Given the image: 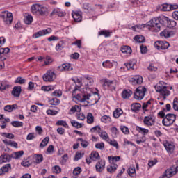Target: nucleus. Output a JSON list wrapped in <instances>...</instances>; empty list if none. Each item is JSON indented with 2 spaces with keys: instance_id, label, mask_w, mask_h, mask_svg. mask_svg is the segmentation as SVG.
<instances>
[{
  "instance_id": "20e7f679",
  "label": "nucleus",
  "mask_w": 178,
  "mask_h": 178,
  "mask_svg": "<svg viewBox=\"0 0 178 178\" xmlns=\"http://www.w3.org/2000/svg\"><path fill=\"white\" fill-rule=\"evenodd\" d=\"M83 92L84 94H82V102H86V101H88L91 97H94L95 98V101L93 105H95V104H97L98 101L100 99L99 94L97 92L92 93V95L87 90L83 91Z\"/></svg>"
},
{
  "instance_id": "58836bf2",
  "label": "nucleus",
  "mask_w": 178,
  "mask_h": 178,
  "mask_svg": "<svg viewBox=\"0 0 178 178\" xmlns=\"http://www.w3.org/2000/svg\"><path fill=\"white\" fill-rule=\"evenodd\" d=\"M121 51L122 54H131V48L129 46H123L121 47Z\"/></svg>"
},
{
  "instance_id": "aec40b11",
  "label": "nucleus",
  "mask_w": 178,
  "mask_h": 178,
  "mask_svg": "<svg viewBox=\"0 0 178 178\" xmlns=\"http://www.w3.org/2000/svg\"><path fill=\"white\" fill-rule=\"evenodd\" d=\"M12 159V155H9L8 154H4L0 156V165L2 163H6V162H10Z\"/></svg>"
},
{
  "instance_id": "cd10ccee",
  "label": "nucleus",
  "mask_w": 178,
  "mask_h": 178,
  "mask_svg": "<svg viewBox=\"0 0 178 178\" xmlns=\"http://www.w3.org/2000/svg\"><path fill=\"white\" fill-rule=\"evenodd\" d=\"M101 156H99V153L97 152L96 151H93L90 154V159L92 161H99Z\"/></svg>"
},
{
  "instance_id": "ea45409f",
  "label": "nucleus",
  "mask_w": 178,
  "mask_h": 178,
  "mask_svg": "<svg viewBox=\"0 0 178 178\" xmlns=\"http://www.w3.org/2000/svg\"><path fill=\"white\" fill-rule=\"evenodd\" d=\"M122 114H123V110H122L121 108H117L113 112V116L114 118H115V119H118V118H120V116Z\"/></svg>"
},
{
  "instance_id": "bf43d9fd",
  "label": "nucleus",
  "mask_w": 178,
  "mask_h": 178,
  "mask_svg": "<svg viewBox=\"0 0 178 178\" xmlns=\"http://www.w3.org/2000/svg\"><path fill=\"white\" fill-rule=\"evenodd\" d=\"M53 172L56 173L57 175L62 172V168L59 165H55L52 168Z\"/></svg>"
},
{
  "instance_id": "6e6d98bb",
  "label": "nucleus",
  "mask_w": 178,
  "mask_h": 178,
  "mask_svg": "<svg viewBox=\"0 0 178 178\" xmlns=\"http://www.w3.org/2000/svg\"><path fill=\"white\" fill-rule=\"evenodd\" d=\"M55 89V87L52 86H42L41 90L42 91H53Z\"/></svg>"
},
{
  "instance_id": "c85d7f7f",
  "label": "nucleus",
  "mask_w": 178,
  "mask_h": 178,
  "mask_svg": "<svg viewBox=\"0 0 178 178\" xmlns=\"http://www.w3.org/2000/svg\"><path fill=\"white\" fill-rule=\"evenodd\" d=\"M134 41L138 42L139 44H143L145 42V38L141 35H136L134 38Z\"/></svg>"
},
{
  "instance_id": "ddd939ff",
  "label": "nucleus",
  "mask_w": 178,
  "mask_h": 178,
  "mask_svg": "<svg viewBox=\"0 0 178 178\" xmlns=\"http://www.w3.org/2000/svg\"><path fill=\"white\" fill-rule=\"evenodd\" d=\"M51 33H52V29H51V28H48L47 29H43L42 31H39L38 32L35 33L33 37V38H38L39 37L47 35V34H51Z\"/></svg>"
},
{
  "instance_id": "4d7b16f0",
  "label": "nucleus",
  "mask_w": 178,
  "mask_h": 178,
  "mask_svg": "<svg viewBox=\"0 0 178 178\" xmlns=\"http://www.w3.org/2000/svg\"><path fill=\"white\" fill-rule=\"evenodd\" d=\"M111 133L113 134V137H114V138L118 137V136L119 135V131L118 130V128H116L115 127H112L111 129Z\"/></svg>"
},
{
  "instance_id": "473e14b6",
  "label": "nucleus",
  "mask_w": 178,
  "mask_h": 178,
  "mask_svg": "<svg viewBox=\"0 0 178 178\" xmlns=\"http://www.w3.org/2000/svg\"><path fill=\"white\" fill-rule=\"evenodd\" d=\"M136 130L137 131H138V133L143 135L148 134V133H149V130L145 128L140 127L139 126L136 127Z\"/></svg>"
},
{
  "instance_id": "9b49d317",
  "label": "nucleus",
  "mask_w": 178,
  "mask_h": 178,
  "mask_svg": "<svg viewBox=\"0 0 178 178\" xmlns=\"http://www.w3.org/2000/svg\"><path fill=\"white\" fill-rule=\"evenodd\" d=\"M154 48L158 49L159 51L162 49H168L169 48V42H162V41H156L154 44Z\"/></svg>"
},
{
  "instance_id": "864d4df0",
  "label": "nucleus",
  "mask_w": 178,
  "mask_h": 178,
  "mask_svg": "<svg viewBox=\"0 0 178 178\" xmlns=\"http://www.w3.org/2000/svg\"><path fill=\"white\" fill-rule=\"evenodd\" d=\"M100 137L101 138H102V140H104V141H106V143L109 140V135H108V133L105 131H103L101 133Z\"/></svg>"
},
{
  "instance_id": "680f3d73",
  "label": "nucleus",
  "mask_w": 178,
  "mask_h": 178,
  "mask_svg": "<svg viewBox=\"0 0 178 178\" xmlns=\"http://www.w3.org/2000/svg\"><path fill=\"white\" fill-rule=\"evenodd\" d=\"M95 148H97V149H104V148H105V143L102 142L97 143L95 145Z\"/></svg>"
},
{
  "instance_id": "c756f323",
  "label": "nucleus",
  "mask_w": 178,
  "mask_h": 178,
  "mask_svg": "<svg viewBox=\"0 0 178 178\" xmlns=\"http://www.w3.org/2000/svg\"><path fill=\"white\" fill-rule=\"evenodd\" d=\"M14 109H17V104L6 105L4 107L6 112H13Z\"/></svg>"
},
{
  "instance_id": "37998d69",
  "label": "nucleus",
  "mask_w": 178,
  "mask_h": 178,
  "mask_svg": "<svg viewBox=\"0 0 178 178\" xmlns=\"http://www.w3.org/2000/svg\"><path fill=\"white\" fill-rule=\"evenodd\" d=\"M107 143L108 144H110V145H111L112 147H115V148H116V149H119V144H118V141L113 140H108Z\"/></svg>"
},
{
  "instance_id": "c9c22d12",
  "label": "nucleus",
  "mask_w": 178,
  "mask_h": 178,
  "mask_svg": "<svg viewBox=\"0 0 178 178\" xmlns=\"http://www.w3.org/2000/svg\"><path fill=\"white\" fill-rule=\"evenodd\" d=\"M116 169H118V165H108L107 167V172H108L109 173H115V172H116Z\"/></svg>"
},
{
  "instance_id": "3c124183",
  "label": "nucleus",
  "mask_w": 178,
  "mask_h": 178,
  "mask_svg": "<svg viewBox=\"0 0 178 178\" xmlns=\"http://www.w3.org/2000/svg\"><path fill=\"white\" fill-rule=\"evenodd\" d=\"M111 118L108 115H103L101 118V122L103 123H110Z\"/></svg>"
},
{
  "instance_id": "09e8293b",
  "label": "nucleus",
  "mask_w": 178,
  "mask_h": 178,
  "mask_svg": "<svg viewBox=\"0 0 178 178\" xmlns=\"http://www.w3.org/2000/svg\"><path fill=\"white\" fill-rule=\"evenodd\" d=\"M71 124L73 126V127H76V129H81L83 127V124L77 122L76 120H71Z\"/></svg>"
},
{
  "instance_id": "7c9ffc66",
  "label": "nucleus",
  "mask_w": 178,
  "mask_h": 178,
  "mask_svg": "<svg viewBox=\"0 0 178 178\" xmlns=\"http://www.w3.org/2000/svg\"><path fill=\"white\" fill-rule=\"evenodd\" d=\"M131 109L134 112H138L141 109V104L140 103H134L131 106Z\"/></svg>"
},
{
  "instance_id": "423d86ee",
  "label": "nucleus",
  "mask_w": 178,
  "mask_h": 178,
  "mask_svg": "<svg viewBox=\"0 0 178 178\" xmlns=\"http://www.w3.org/2000/svg\"><path fill=\"white\" fill-rule=\"evenodd\" d=\"M0 17L5 24H12V22H13V15L8 11L2 12L0 14Z\"/></svg>"
},
{
  "instance_id": "4c0bfd02",
  "label": "nucleus",
  "mask_w": 178,
  "mask_h": 178,
  "mask_svg": "<svg viewBox=\"0 0 178 178\" xmlns=\"http://www.w3.org/2000/svg\"><path fill=\"white\" fill-rule=\"evenodd\" d=\"M65 48V42L60 41L56 45V51H62Z\"/></svg>"
},
{
  "instance_id": "f8f14e48",
  "label": "nucleus",
  "mask_w": 178,
  "mask_h": 178,
  "mask_svg": "<svg viewBox=\"0 0 178 178\" xmlns=\"http://www.w3.org/2000/svg\"><path fill=\"white\" fill-rule=\"evenodd\" d=\"M80 86H76L74 90L72 92V97L73 99L79 101V102H83V94L76 93V91H79Z\"/></svg>"
},
{
  "instance_id": "69168bd1",
  "label": "nucleus",
  "mask_w": 178,
  "mask_h": 178,
  "mask_svg": "<svg viewBox=\"0 0 178 178\" xmlns=\"http://www.w3.org/2000/svg\"><path fill=\"white\" fill-rule=\"evenodd\" d=\"M15 83H18V84H24L26 83V79L22 77L19 76L16 80Z\"/></svg>"
},
{
  "instance_id": "72a5a7b5",
  "label": "nucleus",
  "mask_w": 178,
  "mask_h": 178,
  "mask_svg": "<svg viewBox=\"0 0 178 178\" xmlns=\"http://www.w3.org/2000/svg\"><path fill=\"white\" fill-rule=\"evenodd\" d=\"M24 22L26 24H31L33 23V16L31 15H26Z\"/></svg>"
},
{
  "instance_id": "a18cd8bd",
  "label": "nucleus",
  "mask_w": 178,
  "mask_h": 178,
  "mask_svg": "<svg viewBox=\"0 0 178 178\" xmlns=\"http://www.w3.org/2000/svg\"><path fill=\"white\" fill-rule=\"evenodd\" d=\"M87 123H88V124L94 123V115H92V113H89L87 115Z\"/></svg>"
},
{
  "instance_id": "4468645a",
  "label": "nucleus",
  "mask_w": 178,
  "mask_h": 178,
  "mask_svg": "<svg viewBox=\"0 0 178 178\" xmlns=\"http://www.w3.org/2000/svg\"><path fill=\"white\" fill-rule=\"evenodd\" d=\"M131 84L133 86H137V84L143 83V76L140 75H136L129 79Z\"/></svg>"
},
{
  "instance_id": "0eeeda50",
  "label": "nucleus",
  "mask_w": 178,
  "mask_h": 178,
  "mask_svg": "<svg viewBox=\"0 0 178 178\" xmlns=\"http://www.w3.org/2000/svg\"><path fill=\"white\" fill-rule=\"evenodd\" d=\"M176 120V115L169 113L165 115V118L162 120V123L163 126H172V123H175V121Z\"/></svg>"
},
{
  "instance_id": "f03ea898",
  "label": "nucleus",
  "mask_w": 178,
  "mask_h": 178,
  "mask_svg": "<svg viewBox=\"0 0 178 178\" xmlns=\"http://www.w3.org/2000/svg\"><path fill=\"white\" fill-rule=\"evenodd\" d=\"M148 29L153 33L161 31V19L154 17L147 22Z\"/></svg>"
},
{
  "instance_id": "bb28decb",
  "label": "nucleus",
  "mask_w": 178,
  "mask_h": 178,
  "mask_svg": "<svg viewBox=\"0 0 178 178\" xmlns=\"http://www.w3.org/2000/svg\"><path fill=\"white\" fill-rule=\"evenodd\" d=\"M81 106L79 105H74L70 109L69 114L73 115L74 113H76V112H81Z\"/></svg>"
},
{
  "instance_id": "a211bd4d",
  "label": "nucleus",
  "mask_w": 178,
  "mask_h": 178,
  "mask_svg": "<svg viewBox=\"0 0 178 178\" xmlns=\"http://www.w3.org/2000/svg\"><path fill=\"white\" fill-rule=\"evenodd\" d=\"M81 15H83V13L81 11H74L72 13V16L74 20V22H76L79 23V22H81L83 17H81Z\"/></svg>"
},
{
  "instance_id": "9d476101",
  "label": "nucleus",
  "mask_w": 178,
  "mask_h": 178,
  "mask_svg": "<svg viewBox=\"0 0 178 178\" xmlns=\"http://www.w3.org/2000/svg\"><path fill=\"white\" fill-rule=\"evenodd\" d=\"M55 79H56V74L52 70L47 71V73L43 75V80L46 82H52Z\"/></svg>"
},
{
  "instance_id": "338daca9",
  "label": "nucleus",
  "mask_w": 178,
  "mask_h": 178,
  "mask_svg": "<svg viewBox=\"0 0 178 178\" xmlns=\"http://www.w3.org/2000/svg\"><path fill=\"white\" fill-rule=\"evenodd\" d=\"M140 52L141 54H147L148 52V49L147 48V46H144V44L140 45Z\"/></svg>"
},
{
  "instance_id": "a878e982",
  "label": "nucleus",
  "mask_w": 178,
  "mask_h": 178,
  "mask_svg": "<svg viewBox=\"0 0 178 178\" xmlns=\"http://www.w3.org/2000/svg\"><path fill=\"white\" fill-rule=\"evenodd\" d=\"M131 94H133V92L131 90H124L122 92V97L123 99H127L131 97Z\"/></svg>"
},
{
  "instance_id": "b1692460",
  "label": "nucleus",
  "mask_w": 178,
  "mask_h": 178,
  "mask_svg": "<svg viewBox=\"0 0 178 178\" xmlns=\"http://www.w3.org/2000/svg\"><path fill=\"white\" fill-rule=\"evenodd\" d=\"M164 147H165L167 152H168V154H172L175 151V145L173 143L166 142L164 144Z\"/></svg>"
},
{
  "instance_id": "de8ad7c7",
  "label": "nucleus",
  "mask_w": 178,
  "mask_h": 178,
  "mask_svg": "<svg viewBox=\"0 0 178 178\" xmlns=\"http://www.w3.org/2000/svg\"><path fill=\"white\" fill-rule=\"evenodd\" d=\"M108 158V161H112L113 163H115V162H119V161H120V156H110Z\"/></svg>"
},
{
  "instance_id": "f257e3e1",
  "label": "nucleus",
  "mask_w": 178,
  "mask_h": 178,
  "mask_svg": "<svg viewBox=\"0 0 178 178\" xmlns=\"http://www.w3.org/2000/svg\"><path fill=\"white\" fill-rule=\"evenodd\" d=\"M31 13L35 16H45L48 15V8L42 5L36 3L32 5Z\"/></svg>"
},
{
  "instance_id": "052dcab7",
  "label": "nucleus",
  "mask_w": 178,
  "mask_h": 178,
  "mask_svg": "<svg viewBox=\"0 0 178 178\" xmlns=\"http://www.w3.org/2000/svg\"><path fill=\"white\" fill-rule=\"evenodd\" d=\"M177 104H178V99H177V97H175L173 100V104H172L174 111H178V105H177Z\"/></svg>"
},
{
  "instance_id": "4be33fe9",
  "label": "nucleus",
  "mask_w": 178,
  "mask_h": 178,
  "mask_svg": "<svg viewBox=\"0 0 178 178\" xmlns=\"http://www.w3.org/2000/svg\"><path fill=\"white\" fill-rule=\"evenodd\" d=\"M21 92H22L21 86H14L11 92V94L12 95H13V97H15L16 98H19V97H20Z\"/></svg>"
},
{
  "instance_id": "5701e85b",
  "label": "nucleus",
  "mask_w": 178,
  "mask_h": 178,
  "mask_svg": "<svg viewBox=\"0 0 178 178\" xmlns=\"http://www.w3.org/2000/svg\"><path fill=\"white\" fill-rule=\"evenodd\" d=\"M9 170H12V165L5 164L0 169V176H2V175H5V173H8V172H9Z\"/></svg>"
},
{
  "instance_id": "6ab92c4d",
  "label": "nucleus",
  "mask_w": 178,
  "mask_h": 178,
  "mask_svg": "<svg viewBox=\"0 0 178 178\" xmlns=\"http://www.w3.org/2000/svg\"><path fill=\"white\" fill-rule=\"evenodd\" d=\"M96 172L101 173L105 169V161L100 160L96 163L95 165Z\"/></svg>"
},
{
  "instance_id": "0e129e2a",
  "label": "nucleus",
  "mask_w": 178,
  "mask_h": 178,
  "mask_svg": "<svg viewBox=\"0 0 178 178\" xmlns=\"http://www.w3.org/2000/svg\"><path fill=\"white\" fill-rule=\"evenodd\" d=\"M80 173H81V168L76 167L74 169L73 175L77 176V175H80Z\"/></svg>"
},
{
  "instance_id": "49530a36",
  "label": "nucleus",
  "mask_w": 178,
  "mask_h": 178,
  "mask_svg": "<svg viewBox=\"0 0 178 178\" xmlns=\"http://www.w3.org/2000/svg\"><path fill=\"white\" fill-rule=\"evenodd\" d=\"M35 161L36 163H41L44 161L42 154H35Z\"/></svg>"
},
{
  "instance_id": "e2e57ef3",
  "label": "nucleus",
  "mask_w": 178,
  "mask_h": 178,
  "mask_svg": "<svg viewBox=\"0 0 178 178\" xmlns=\"http://www.w3.org/2000/svg\"><path fill=\"white\" fill-rule=\"evenodd\" d=\"M47 115H50L51 116H55V115H58V111L55 110L49 109L46 112Z\"/></svg>"
},
{
  "instance_id": "39448f33",
  "label": "nucleus",
  "mask_w": 178,
  "mask_h": 178,
  "mask_svg": "<svg viewBox=\"0 0 178 178\" xmlns=\"http://www.w3.org/2000/svg\"><path fill=\"white\" fill-rule=\"evenodd\" d=\"M145 92H147V88L144 86H139L136 89L134 98L138 101H141V99H143L145 96Z\"/></svg>"
},
{
  "instance_id": "393cba45",
  "label": "nucleus",
  "mask_w": 178,
  "mask_h": 178,
  "mask_svg": "<svg viewBox=\"0 0 178 178\" xmlns=\"http://www.w3.org/2000/svg\"><path fill=\"white\" fill-rule=\"evenodd\" d=\"M56 15L59 17H63L65 16V13L63 11H61L58 8H55L51 13L50 14V16H55Z\"/></svg>"
},
{
  "instance_id": "c03bdc74",
  "label": "nucleus",
  "mask_w": 178,
  "mask_h": 178,
  "mask_svg": "<svg viewBox=\"0 0 178 178\" xmlns=\"http://www.w3.org/2000/svg\"><path fill=\"white\" fill-rule=\"evenodd\" d=\"M1 137H5L6 138H9L10 140H13L15 138V135L13 134L9 133H1Z\"/></svg>"
},
{
  "instance_id": "f3484780",
  "label": "nucleus",
  "mask_w": 178,
  "mask_h": 178,
  "mask_svg": "<svg viewBox=\"0 0 178 178\" xmlns=\"http://www.w3.org/2000/svg\"><path fill=\"white\" fill-rule=\"evenodd\" d=\"M175 34L176 31H169L168 29H165L163 31L160 33L161 37H165V38H170V37H173Z\"/></svg>"
},
{
  "instance_id": "7ed1b4c3",
  "label": "nucleus",
  "mask_w": 178,
  "mask_h": 178,
  "mask_svg": "<svg viewBox=\"0 0 178 178\" xmlns=\"http://www.w3.org/2000/svg\"><path fill=\"white\" fill-rule=\"evenodd\" d=\"M163 82H160L157 83L154 88L156 92H159L161 95H162L163 99H166V97H169L170 95V91L168 90V87L163 83Z\"/></svg>"
},
{
  "instance_id": "6e6552de",
  "label": "nucleus",
  "mask_w": 178,
  "mask_h": 178,
  "mask_svg": "<svg viewBox=\"0 0 178 178\" xmlns=\"http://www.w3.org/2000/svg\"><path fill=\"white\" fill-rule=\"evenodd\" d=\"M102 83H103L102 86L105 89L108 88V90H111V91H113V90H115L116 88V82L114 81L104 79L102 80Z\"/></svg>"
},
{
  "instance_id": "f704fd0d",
  "label": "nucleus",
  "mask_w": 178,
  "mask_h": 178,
  "mask_svg": "<svg viewBox=\"0 0 178 178\" xmlns=\"http://www.w3.org/2000/svg\"><path fill=\"white\" fill-rule=\"evenodd\" d=\"M49 143V137H46L42 140L41 143L40 144V148H44V147H47V145H48Z\"/></svg>"
},
{
  "instance_id": "8fccbe9b",
  "label": "nucleus",
  "mask_w": 178,
  "mask_h": 178,
  "mask_svg": "<svg viewBox=\"0 0 178 178\" xmlns=\"http://www.w3.org/2000/svg\"><path fill=\"white\" fill-rule=\"evenodd\" d=\"M56 126H63V127H65L66 129L69 127V125H67L66 121L64 120H58L56 122Z\"/></svg>"
},
{
  "instance_id": "1a4fd4ad",
  "label": "nucleus",
  "mask_w": 178,
  "mask_h": 178,
  "mask_svg": "<svg viewBox=\"0 0 178 178\" xmlns=\"http://www.w3.org/2000/svg\"><path fill=\"white\" fill-rule=\"evenodd\" d=\"M94 80L90 77L84 78L82 80V85L85 87L83 88V91H88L89 92H91V90H90V88L88 87L92 86Z\"/></svg>"
},
{
  "instance_id": "e433bc0d",
  "label": "nucleus",
  "mask_w": 178,
  "mask_h": 178,
  "mask_svg": "<svg viewBox=\"0 0 178 178\" xmlns=\"http://www.w3.org/2000/svg\"><path fill=\"white\" fill-rule=\"evenodd\" d=\"M127 173L131 177H134L136 176V168L129 167L127 170Z\"/></svg>"
},
{
  "instance_id": "a19ab883",
  "label": "nucleus",
  "mask_w": 178,
  "mask_h": 178,
  "mask_svg": "<svg viewBox=\"0 0 178 178\" xmlns=\"http://www.w3.org/2000/svg\"><path fill=\"white\" fill-rule=\"evenodd\" d=\"M161 10H163V12H168L169 10H172V4H163Z\"/></svg>"
},
{
  "instance_id": "2eb2a0df",
  "label": "nucleus",
  "mask_w": 178,
  "mask_h": 178,
  "mask_svg": "<svg viewBox=\"0 0 178 178\" xmlns=\"http://www.w3.org/2000/svg\"><path fill=\"white\" fill-rule=\"evenodd\" d=\"M161 20L164 22L165 24H166L169 27V29L176 27V24H177V22H176V21L172 20L168 17H163Z\"/></svg>"
},
{
  "instance_id": "412c9836",
  "label": "nucleus",
  "mask_w": 178,
  "mask_h": 178,
  "mask_svg": "<svg viewBox=\"0 0 178 178\" xmlns=\"http://www.w3.org/2000/svg\"><path fill=\"white\" fill-rule=\"evenodd\" d=\"M10 49L9 47L1 48L0 49V60L2 62L3 60H6V57L3 56V55H6V54H9Z\"/></svg>"
},
{
  "instance_id": "774afa93",
  "label": "nucleus",
  "mask_w": 178,
  "mask_h": 178,
  "mask_svg": "<svg viewBox=\"0 0 178 178\" xmlns=\"http://www.w3.org/2000/svg\"><path fill=\"white\" fill-rule=\"evenodd\" d=\"M52 94L54 97H62V90H56L54 92H53Z\"/></svg>"
},
{
  "instance_id": "603ef678",
  "label": "nucleus",
  "mask_w": 178,
  "mask_h": 178,
  "mask_svg": "<svg viewBox=\"0 0 178 178\" xmlns=\"http://www.w3.org/2000/svg\"><path fill=\"white\" fill-rule=\"evenodd\" d=\"M64 67V72H70V70H73V67L70 63H64L63 64Z\"/></svg>"
},
{
  "instance_id": "2f4dec72",
  "label": "nucleus",
  "mask_w": 178,
  "mask_h": 178,
  "mask_svg": "<svg viewBox=\"0 0 178 178\" xmlns=\"http://www.w3.org/2000/svg\"><path fill=\"white\" fill-rule=\"evenodd\" d=\"M24 154V152L23 150L14 152L11 156L12 158H14V159H17L19 158H22L23 155Z\"/></svg>"
},
{
  "instance_id": "5fc2aeb1",
  "label": "nucleus",
  "mask_w": 178,
  "mask_h": 178,
  "mask_svg": "<svg viewBox=\"0 0 178 178\" xmlns=\"http://www.w3.org/2000/svg\"><path fill=\"white\" fill-rule=\"evenodd\" d=\"M11 124L13 127H23V122L20 121H13Z\"/></svg>"
},
{
  "instance_id": "13d9d810",
  "label": "nucleus",
  "mask_w": 178,
  "mask_h": 178,
  "mask_svg": "<svg viewBox=\"0 0 178 178\" xmlns=\"http://www.w3.org/2000/svg\"><path fill=\"white\" fill-rule=\"evenodd\" d=\"M98 35H104V37H111V32L108 31H101L98 33Z\"/></svg>"
},
{
  "instance_id": "dca6fc26",
  "label": "nucleus",
  "mask_w": 178,
  "mask_h": 178,
  "mask_svg": "<svg viewBox=\"0 0 178 178\" xmlns=\"http://www.w3.org/2000/svg\"><path fill=\"white\" fill-rule=\"evenodd\" d=\"M143 123L146 126H154L155 123V119L152 115L145 116L143 120Z\"/></svg>"
},
{
  "instance_id": "79ce46f5",
  "label": "nucleus",
  "mask_w": 178,
  "mask_h": 178,
  "mask_svg": "<svg viewBox=\"0 0 178 178\" xmlns=\"http://www.w3.org/2000/svg\"><path fill=\"white\" fill-rule=\"evenodd\" d=\"M77 140L81 142V147H83V148H87V147H88V145H90V143H88V141L84 140L81 138H78Z\"/></svg>"
}]
</instances>
